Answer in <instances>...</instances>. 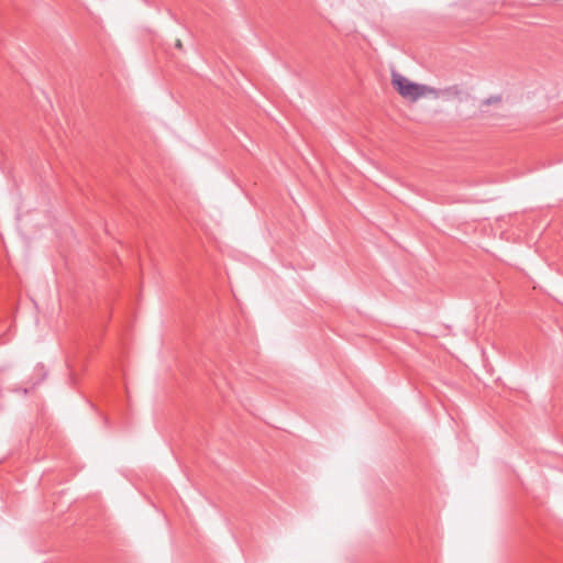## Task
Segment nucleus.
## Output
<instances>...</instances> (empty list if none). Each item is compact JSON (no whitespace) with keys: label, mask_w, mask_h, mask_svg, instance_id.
Segmentation results:
<instances>
[{"label":"nucleus","mask_w":563,"mask_h":563,"mask_svg":"<svg viewBox=\"0 0 563 563\" xmlns=\"http://www.w3.org/2000/svg\"><path fill=\"white\" fill-rule=\"evenodd\" d=\"M499 101H500V98H499V97H492V98L486 99V100L483 102L482 107L488 106V104H490V103H493V102H499Z\"/></svg>","instance_id":"3"},{"label":"nucleus","mask_w":563,"mask_h":563,"mask_svg":"<svg viewBox=\"0 0 563 563\" xmlns=\"http://www.w3.org/2000/svg\"><path fill=\"white\" fill-rule=\"evenodd\" d=\"M391 84L401 97L411 101L429 95V86L412 82L395 71L391 75Z\"/></svg>","instance_id":"1"},{"label":"nucleus","mask_w":563,"mask_h":563,"mask_svg":"<svg viewBox=\"0 0 563 563\" xmlns=\"http://www.w3.org/2000/svg\"><path fill=\"white\" fill-rule=\"evenodd\" d=\"M463 91L459 85L449 86L442 89H435L429 87V95H433L435 98H440L443 100H454L461 99Z\"/></svg>","instance_id":"2"},{"label":"nucleus","mask_w":563,"mask_h":563,"mask_svg":"<svg viewBox=\"0 0 563 563\" xmlns=\"http://www.w3.org/2000/svg\"><path fill=\"white\" fill-rule=\"evenodd\" d=\"M175 46L178 48V49H181L183 48V43L180 40H177L176 43H175Z\"/></svg>","instance_id":"4"}]
</instances>
